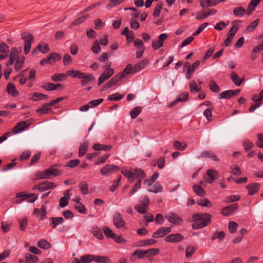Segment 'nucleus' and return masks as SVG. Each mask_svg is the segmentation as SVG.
<instances>
[{"instance_id":"obj_10","label":"nucleus","mask_w":263,"mask_h":263,"mask_svg":"<svg viewBox=\"0 0 263 263\" xmlns=\"http://www.w3.org/2000/svg\"><path fill=\"white\" fill-rule=\"evenodd\" d=\"M167 38L166 33H162L158 36V40L155 41L152 43V47L155 50L159 49L163 46L164 41Z\"/></svg>"},{"instance_id":"obj_63","label":"nucleus","mask_w":263,"mask_h":263,"mask_svg":"<svg viewBox=\"0 0 263 263\" xmlns=\"http://www.w3.org/2000/svg\"><path fill=\"white\" fill-rule=\"evenodd\" d=\"M210 89L212 91L216 93L219 92L220 90L219 87L214 81H212L210 82Z\"/></svg>"},{"instance_id":"obj_27","label":"nucleus","mask_w":263,"mask_h":263,"mask_svg":"<svg viewBox=\"0 0 263 263\" xmlns=\"http://www.w3.org/2000/svg\"><path fill=\"white\" fill-rule=\"evenodd\" d=\"M112 146L110 145L101 144L96 143L93 145V148L95 151H108L111 148Z\"/></svg>"},{"instance_id":"obj_43","label":"nucleus","mask_w":263,"mask_h":263,"mask_svg":"<svg viewBox=\"0 0 263 263\" xmlns=\"http://www.w3.org/2000/svg\"><path fill=\"white\" fill-rule=\"evenodd\" d=\"M79 187L82 194L87 195L88 193V184L86 181H81L79 183Z\"/></svg>"},{"instance_id":"obj_5","label":"nucleus","mask_w":263,"mask_h":263,"mask_svg":"<svg viewBox=\"0 0 263 263\" xmlns=\"http://www.w3.org/2000/svg\"><path fill=\"white\" fill-rule=\"evenodd\" d=\"M167 220L176 225H181L183 223V219L177 214L174 212L169 213L166 216Z\"/></svg>"},{"instance_id":"obj_26","label":"nucleus","mask_w":263,"mask_h":263,"mask_svg":"<svg viewBox=\"0 0 263 263\" xmlns=\"http://www.w3.org/2000/svg\"><path fill=\"white\" fill-rule=\"evenodd\" d=\"M231 79L237 86H239L243 81V80L241 79L235 72H232Z\"/></svg>"},{"instance_id":"obj_33","label":"nucleus","mask_w":263,"mask_h":263,"mask_svg":"<svg viewBox=\"0 0 263 263\" xmlns=\"http://www.w3.org/2000/svg\"><path fill=\"white\" fill-rule=\"evenodd\" d=\"M94 261L98 263H110V259L106 256L95 255Z\"/></svg>"},{"instance_id":"obj_34","label":"nucleus","mask_w":263,"mask_h":263,"mask_svg":"<svg viewBox=\"0 0 263 263\" xmlns=\"http://www.w3.org/2000/svg\"><path fill=\"white\" fill-rule=\"evenodd\" d=\"M88 143L87 142H84L82 143L79 148V156L82 157L85 154L88 149Z\"/></svg>"},{"instance_id":"obj_2","label":"nucleus","mask_w":263,"mask_h":263,"mask_svg":"<svg viewBox=\"0 0 263 263\" xmlns=\"http://www.w3.org/2000/svg\"><path fill=\"white\" fill-rule=\"evenodd\" d=\"M61 172L53 167H51L48 169L45 170L44 172H39L36 175V178L40 179H50L53 177L59 176L61 174Z\"/></svg>"},{"instance_id":"obj_58","label":"nucleus","mask_w":263,"mask_h":263,"mask_svg":"<svg viewBox=\"0 0 263 263\" xmlns=\"http://www.w3.org/2000/svg\"><path fill=\"white\" fill-rule=\"evenodd\" d=\"M231 173L236 176H240L241 174V171L238 165H233L230 167Z\"/></svg>"},{"instance_id":"obj_49","label":"nucleus","mask_w":263,"mask_h":263,"mask_svg":"<svg viewBox=\"0 0 263 263\" xmlns=\"http://www.w3.org/2000/svg\"><path fill=\"white\" fill-rule=\"evenodd\" d=\"M193 190L198 196H203L205 195V192L203 189L199 185H194L193 186Z\"/></svg>"},{"instance_id":"obj_32","label":"nucleus","mask_w":263,"mask_h":263,"mask_svg":"<svg viewBox=\"0 0 263 263\" xmlns=\"http://www.w3.org/2000/svg\"><path fill=\"white\" fill-rule=\"evenodd\" d=\"M91 233L94 236L99 239H103L104 238L101 229L98 227H93Z\"/></svg>"},{"instance_id":"obj_9","label":"nucleus","mask_w":263,"mask_h":263,"mask_svg":"<svg viewBox=\"0 0 263 263\" xmlns=\"http://www.w3.org/2000/svg\"><path fill=\"white\" fill-rule=\"evenodd\" d=\"M171 231V228L170 227H161L153 234V237L155 238H162Z\"/></svg>"},{"instance_id":"obj_19","label":"nucleus","mask_w":263,"mask_h":263,"mask_svg":"<svg viewBox=\"0 0 263 263\" xmlns=\"http://www.w3.org/2000/svg\"><path fill=\"white\" fill-rule=\"evenodd\" d=\"M145 257H146L145 251L137 250L131 255L130 260L132 261H135L137 258H142Z\"/></svg>"},{"instance_id":"obj_21","label":"nucleus","mask_w":263,"mask_h":263,"mask_svg":"<svg viewBox=\"0 0 263 263\" xmlns=\"http://www.w3.org/2000/svg\"><path fill=\"white\" fill-rule=\"evenodd\" d=\"M114 73H112L109 71H104L99 77L98 85H100L106 80H108L110 77L113 75Z\"/></svg>"},{"instance_id":"obj_51","label":"nucleus","mask_w":263,"mask_h":263,"mask_svg":"<svg viewBox=\"0 0 263 263\" xmlns=\"http://www.w3.org/2000/svg\"><path fill=\"white\" fill-rule=\"evenodd\" d=\"M135 208L136 210L140 214H145L146 213L148 208V206H146L142 204H138L135 205Z\"/></svg>"},{"instance_id":"obj_30","label":"nucleus","mask_w":263,"mask_h":263,"mask_svg":"<svg viewBox=\"0 0 263 263\" xmlns=\"http://www.w3.org/2000/svg\"><path fill=\"white\" fill-rule=\"evenodd\" d=\"M89 17L88 14L82 15L79 16L77 19L74 20L71 24L70 27H72L74 26H77L79 25L83 22H84L85 20H86Z\"/></svg>"},{"instance_id":"obj_17","label":"nucleus","mask_w":263,"mask_h":263,"mask_svg":"<svg viewBox=\"0 0 263 263\" xmlns=\"http://www.w3.org/2000/svg\"><path fill=\"white\" fill-rule=\"evenodd\" d=\"M120 80H121L120 79L119 76L116 74L102 87L101 91H103L106 90V89L111 87L114 84L120 81Z\"/></svg>"},{"instance_id":"obj_7","label":"nucleus","mask_w":263,"mask_h":263,"mask_svg":"<svg viewBox=\"0 0 263 263\" xmlns=\"http://www.w3.org/2000/svg\"><path fill=\"white\" fill-rule=\"evenodd\" d=\"M30 125L28 121H21L18 122L12 130L13 134H17L22 132L24 130L27 128Z\"/></svg>"},{"instance_id":"obj_53","label":"nucleus","mask_w":263,"mask_h":263,"mask_svg":"<svg viewBox=\"0 0 263 263\" xmlns=\"http://www.w3.org/2000/svg\"><path fill=\"white\" fill-rule=\"evenodd\" d=\"M173 146L175 149L183 151L186 148V144L185 143H180L178 141H175L174 142Z\"/></svg>"},{"instance_id":"obj_18","label":"nucleus","mask_w":263,"mask_h":263,"mask_svg":"<svg viewBox=\"0 0 263 263\" xmlns=\"http://www.w3.org/2000/svg\"><path fill=\"white\" fill-rule=\"evenodd\" d=\"M83 78L81 79V84L82 86H84L88 84L91 81L95 80V77L91 74L83 72Z\"/></svg>"},{"instance_id":"obj_13","label":"nucleus","mask_w":263,"mask_h":263,"mask_svg":"<svg viewBox=\"0 0 263 263\" xmlns=\"http://www.w3.org/2000/svg\"><path fill=\"white\" fill-rule=\"evenodd\" d=\"M239 89H236L235 90H228L224 91L219 94V98L229 99L232 98V97L238 95L239 93Z\"/></svg>"},{"instance_id":"obj_23","label":"nucleus","mask_w":263,"mask_h":263,"mask_svg":"<svg viewBox=\"0 0 263 263\" xmlns=\"http://www.w3.org/2000/svg\"><path fill=\"white\" fill-rule=\"evenodd\" d=\"M261 0H251L248 6L247 11L248 15L251 14Z\"/></svg>"},{"instance_id":"obj_62","label":"nucleus","mask_w":263,"mask_h":263,"mask_svg":"<svg viewBox=\"0 0 263 263\" xmlns=\"http://www.w3.org/2000/svg\"><path fill=\"white\" fill-rule=\"evenodd\" d=\"M103 232L106 237L113 238L115 237V234L112 232L110 229L107 227H105L103 228Z\"/></svg>"},{"instance_id":"obj_39","label":"nucleus","mask_w":263,"mask_h":263,"mask_svg":"<svg viewBox=\"0 0 263 263\" xmlns=\"http://www.w3.org/2000/svg\"><path fill=\"white\" fill-rule=\"evenodd\" d=\"M25 260L26 263H37L39 261V258L36 256L31 254L26 255Z\"/></svg>"},{"instance_id":"obj_61","label":"nucleus","mask_w":263,"mask_h":263,"mask_svg":"<svg viewBox=\"0 0 263 263\" xmlns=\"http://www.w3.org/2000/svg\"><path fill=\"white\" fill-rule=\"evenodd\" d=\"M19 227L21 231L24 230L27 226V219L26 217H24L21 219H19Z\"/></svg>"},{"instance_id":"obj_42","label":"nucleus","mask_w":263,"mask_h":263,"mask_svg":"<svg viewBox=\"0 0 263 263\" xmlns=\"http://www.w3.org/2000/svg\"><path fill=\"white\" fill-rule=\"evenodd\" d=\"M189 93L186 92H184L180 94L178 98L176 99L170 106H172L176 104L177 102H181V101H185L188 99Z\"/></svg>"},{"instance_id":"obj_57","label":"nucleus","mask_w":263,"mask_h":263,"mask_svg":"<svg viewBox=\"0 0 263 263\" xmlns=\"http://www.w3.org/2000/svg\"><path fill=\"white\" fill-rule=\"evenodd\" d=\"M28 194H25L22 192L18 193L16 194V197L17 198H21L18 201H15V202L16 204L20 203L22 201L27 200V199L29 197Z\"/></svg>"},{"instance_id":"obj_45","label":"nucleus","mask_w":263,"mask_h":263,"mask_svg":"<svg viewBox=\"0 0 263 263\" xmlns=\"http://www.w3.org/2000/svg\"><path fill=\"white\" fill-rule=\"evenodd\" d=\"M81 259L83 263H89L94 261L95 255L91 254H85L81 256Z\"/></svg>"},{"instance_id":"obj_20","label":"nucleus","mask_w":263,"mask_h":263,"mask_svg":"<svg viewBox=\"0 0 263 263\" xmlns=\"http://www.w3.org/2000/svg\"><path fill=\"white\" fill-rule=\"evenodd\" d=\"M260 184L258 183L250 184L246 186V188L249 191L248 194L252 196L256 193L259 189Z\"/></svg>"},{"instance_id":"obj_24","label":"nucleus","mask_w":263,"mask_h":263,"mask_svg":"<svg viewBox=\"0 0 263 263\" xmlns=\"http://www.w3.org/2000/svg\"><path fill=\"white\" fill-rule=\"evenodd\" d=\"M7 92L13 97H15L18 95V92L16 89L15 86L11 83L8 84L7 86Z\"/></svg>"},{"instance_id":"obj_28","label":"nucleus","mask_w":263,"mask_h":263,"mask_svg":"<svg viewBox=\"0 0 263 263\" xmlns=\"http://www.w3.org/2000/svg\"><path fill=\"white\" fill-rule=\"evenodd\" d=\"M159 175V174L157 172H155L149 179H146L144 181V184L147 186L151 185L157 179Z\"/></svg>"},{"instance_id":"obj_44","label":"nucleus","mask_w":263,"mask_h":263,"mask_svg":"<svg viewBox=\"0 0 263 263\" xmlns=\"http://www.w3.org/2000/svg\"><path fill=\"white\" fill-rule=\"evenodd\" d=\"M66 78V75L64 73H56L51 76V79L53 81H63Z\"/></svg>"},{"instance_id":"obj_25","label":"nucleus","mask_w":263,"mask_h":263,"mask_svg":"<svg viewBox=\"0 0 263 263\" xmlns=\"http://www.w3.org/2000/svg\"><path fill=\"white\" fill-rule=\"evenodd\" d=\"M133 175L136 178H138L139 179H141V181L146 177L144 171L142 169L138 168H135L133 170Z\"/></svg>"},{"instance_id":"obj_60","label":"nucleus","mask_w":263,"mask_h":263,"mask_svg":"<svg viewBox=\"0 0 263 263\" xmlns=\"http://www.w3.org/2000/svg\"><path fill=\"white\" fill-rule=\"evenodd\" d=\"M70 198V196H64L61 198L59 201V204L60 207L65 208L68 204V200Z\"/></svg>"},{"instance_id":"obj_41","label":"nucleus","mask_w":263,"mask_h":263,"mask_svg":"<svg viewBox=\"0 0 263 263\" xmlns=\"http://www.w3.org/2000/svg\"><path fill=\"white\" fill-rule=\"evenodd\" d=\"M259 21V19H256L253 22H252L249 25H248L246 27L245 32L246 33L252 32L255 28H256L258 24Z\"/></svg>"},{"instance_id":"obj_46","label":"nucleus","mask_w":263,"mask_h":263,"mask_svg":"<svg viewBox=\"0 0 263 263\" xmlns=\"http://www.w3.org/2000/svg\"><path fill=\"white\" fill-rule=\"evenodd\" d=\"M142 107L140 106L135 107L130 112V115L132 119H135L141 112Z\"/></svg>"},{"instance_id":"obj_1","label":"nucleus","mask_w":263,"mask_h":263,"mask_svg":"<svg viewBox=\"0 0 263 263\" xmlns=\"http://www.w3.org/2000/svg\"><path fill=\"white\" fill-rule=\"evenodd\" d=\"M211 215L208 213H197L193 215L194 223L192 228L194 230H198L205 227L209 224L211 221Z\"/></svg>"},{"instance_id":"obj_16","label":"nucleus","mask_w":263,"mask_h":263,"mask_svg":"<svg viewBox=\"0 0 263 263\" xmlns=\"http://www.w3.org/2000/svg\"><path fill=\"white\" fill-rule=\"evenodd\" d=\"M206 174L209 178L206 179V181L209 183H212L218 176V172L215 170H208L206 171Z\"/></svg>"},{"instance_id":"obj_36","label":"nucleus","mask_w":263,"mask_h":263,"mask_svg":"<svg viewBox=\"0 0 263 263\" xmlns=\"http://www.w3.org/2000/svg\"><path fill=\"white\" fill-rule=\"evenodd\" d=\"M247 12V10L242 7H237L234 9L233 14L236 16L241 17Z\"/></svg>"},{"instance_id":"obj_3","label":"nucleus","mask_w":263,"mask_h":263,"mask_svg":"<svg viewBox=\"0 0 263 263\" xmlns=\"http://www.w3.org/2000/svg\"><path fill=\"white\" fill-rule=\"evenodd\" d=\"M22 39L24 41V53L28 54L31 47V43L33 41V36L28 33L23 32L21 34Z\"/></svg>"},{"instance_id":"obj_54","label":"nucleus","mask_w":263,"mask_h":263,"mask_svg":"<svg viewBox=\"0 0 263 263\" xmlns=\"http://www.w3.org/2000/svg\"><path fill=\"white\" fill-rule=\"evenodd\" d=\"M123 98V95H121L119 92L109 95L107 97L109 101H119Z\"/></svg>"},{"instance_id":"obj_8","label":"nucleus","mask_w":263,"mask_h":263,"mask_svg":"<svg viewBox=\"0 0 263 263\" xmlns=\"http://www.w3.org/2000/svg\"><path fill=\"white\" fill-rule=\"evenodd\" d=\"M238 208L237 203L232 204L229 206L223 208L221 210V213L224 216H228L233 214Z\"/></svg>"},{"instance_id":"obj_48","label":"nucleus","mask_w":263,"mask_h":263,"mask_svg":"<svg viewBox=\"0 0 263 263\" xmlns=\"http://www.w3.org/2000/svg\"><path fill=\"white\" fill-rule=\"evenodd\" d=\"M198 205L204 207H211L212 205V202L208 199H200L197 201Z\"/></svg>"},{"instance_id":"obj_59","label":"nucleus","mask_w":263,"mask_h":263,"mask_svg":"<svg viewBox=\"0 0 263 263\" xmlns=\"http://www.w3.org/2000/svg\"><path fill=\"white\" fill-rule=\"evenodd\" d=\"M145 251V253L146 255V257L151 256H154L159 252V250L158 249H149Z\"/></svg>"},{"instance_id":"obj_22","label":"nucleus","mask_w":263,"mask_h":263,"mask_svg":"<svg viewBox=\"0 0 263 263\" xmlns=\"http://www.w3.org/2000/svg\"><path fill=\"white\" fill-rule=\"evenodd\" d=\"M148 60H142L138 62V63H137L136 64H135L134 66H133L135 73L144 69L145 67V66L148 64Z\"/></svg>"},{"instance_id":"obj_11","label":"nucleus","mask_w":263,"mask_h":263,"mask_svg":"<svg viewBox=\"0 0 263 263\" xmlns=\"http://www.w3.org/2000/svg\"><path fill=\"white\" fill-rule=\"evenodd\" d=\"M47 208L45 205H43L41 209L35 208L33 210V215L36 216L39 220H43L46 217Z\"/></svg>"},{"instance_id":"obj_55","label":"nucleus","mask_w":263,"mask_h":263,"mask_svg":"<svg viewBox=\"0 0 263 263\" xmlns=\"http://www.w3.org/2000/svg\"><path fill=\"white\" fill-rule=\"evenodd\" d=\"M51 109V106L49 103L44 104L42 108L37 110V111L41 114H46Z\"/></svg>"},{"instance_id":"obj_31","label":"nucleus","mask_w":263,"mask_h":263,"mask_svg":"<svg viewBox=\"0 0 263 263\" xmlns=\"http://www.w3.org/2000/svg\"><path fill=\"white\" fill-rule=\"evenodd\" d=\"M66 73L67 76H70L72 78L78 79L83 78V72L79 70H69L67 71Z\"/></svg>"},{"instance_id":"obj_15","label":"nucleus","mask_w":263,"mask_h":263,"mask_svg":"<svg viewBox=\"0 0 263 263\" xmlns=\"http://www.w3.org/2000/svg\"><path fill=\"white\" fill-rule=\"evenodd\" d=\"M135 73V72L133 69V66L130 64H128L125 67V68L123 70V71L117 74L118 76H119L120 80L122 78H124L128 74H132Z\"/></svg>"},{"instance_id":"obj_37","label":"nucleus","mask_w":263,"mask_h":263,"mask_svg":"<svg viewBox=\"0 0 263 263\" xmlns=\"http://www.w3.org/2000/svg\"><path fill=\"white\" fill-rule=\"evenodd\" d=\"M216 0H201L200 5L202 7L214 6L217 5Z\"/></svg>"},{"instance_id":"obj_12","label":"nucleus","mask_w":263,"mask_h":263,"mask_svg":"<svg viewBox=\"0 0 263 263\" xmlns=\"http://www.w3.org/2000/svg\"><path fill=\"white\" fill-rule=\"evenodd\" d=\"M184 237L179 233L171 234L166 236L164 240L167 242H177L181 241Z\"/></svg>"},{"instance_id":"obj_64","label":"nucleus","mask_w":263,"mask_h":263,"mask_svg":"<svg viewBox=\"0 0 263 263\" xmlns=\"http://www.w3.org/2000/svg\"><path fill=\"white\" fill-rule=\"evenodd\" d=\"M91 50L95 54L98 53L101 50L100 46L98 41L93 42L91 47Z\"/></svg>"},{"instance_id":"obj_50","label":"nucleus","mask_w":263,"mask_h":263,"mask_svg":"<svg viewBox=\"0 0 263 263\" xmlns=\"http://www.w3.org/2000/svg\"><path fill=\"white\" fill-rule=\"evenodd\" d=\"M142 182L141 179H139L134 185L133 187L129 192V196H132L135 194L137 191L140 188Z\"/></svg>"},{"instance_id":"obj_35","label":"nucleus","mask_w":263,"mask_h":263,"mask_svg":"<svg viewBox=\"0 0 263 263\" xmlns=\"http://www.w3.org/2000/svg\"><path fill=\"white\" fill-rule=\"evenodd\" d=\"M48 58L49 59V64H52L57 61H60L62 58L59 53L53 52L49 54Z\"/></svg>"},{"instance_id":"obj_4","label":"nucleus","mask_w":263,"mask_h":263,"mask_svg":"<svg viewBox=\"0 0 263 263\" xmlns=\"http://www.w3.org/2000/svg\"><path fill=\"white\" fill-rule=\"evenodd\" d=\"M120 167L115 164H107L100 170V173L103 176H108L110 174L114 173L119 171Z\"/></svg>"},{"instance_id":"obj_56","label":"nucleus","mask_w":263,"mask_h":263,"mask_svg":"<svg viewBox=\"0 0 263 263\" xmlns=\"http://www.w3.org/2000/svg\"><path fill=\"white\" fill-rule=\"evenodd\" d=\"M38 246L43 249L47 250L50 248V244L45 239H42L38 242Z\"/></svg>"},{"instance_id":"obj_29","label":"nucleus","mask_w":263,"mask_h":263,"mask_svg":"<svg viewBox=\"0 0 263 263\" xmlns=\"http://www.w3.org/2000/svg\"><path fill=\"white\" fill-rule=\"evenodd\" d=\"M49 221L50 224L52 226V228H55L57 226L64 222V219L62 217H51L49 219Z\"/></svg>"},{"instance_id":"obj_38","label":"nucleus","mask_w":263,"mask_h":263,"mask_svg":"<svg viewBox=\"0 0 263 263\" xmlns=\"http://www.w3.org/2000/svg\"><path fill=\"white\" fill-rule=\"evenodd\" d=\"M157 243V240L153 239H146L141 240L139 242V244L137 245L138 247H145L147 246H151Z\"/></svg>"},{"instance_id":"obj_6","label":"nucleus","mask_w":263,"mask_h":263,"mask_svg":"<svg viewBox=\"0 0 263 263\" xmlns=\"http://www.w3.org/2000/svg\"><path fill=\"white\" fill-rule=\"evenodd\" d=\"M113 222L115 227L118 229L123 227L125 224L124 220L119 212H116L114 215Z\"/></svg>"},{"instance_id":"obj_14","label":"nucleus","mask_w":263,"mask_h":263,"mask_svg":"<svg viewBox=\"0 0 263 263\" xmlns=\"http://www.w3.org/2000/svg\"><path fill=\"white\" fill-rule=\"evenodd\" d=\"M205 158L211 159L213 161H218L219 159L217 158L216 155L212 151H204L201 153L200 156L198 157Z\"/></svg>"},{"instance_id":"obj_47","label":"nucleus","mask_w":263,"mask_h":263,"mask_svg":"<svg viewBox=\"0 0 263 263\" xmlns=\"http://www.w3.org/2000/svg\"><path fill=\"white\" fill-rule=\"evenodd\" d=\"M25 59V58L24 57H21L17 60L14 67V69L16 71H18L21 68L23 67V66L24 64Z\"/></svg>"},{"instance_id":"obj_52","label":"nucleus","mask_w":263,"mask_h":263,"mask_svg":"<svg viewBox=\"0 0 263 263\" xmlns=\"http://www.w3.org/2000/svg\"><path fill=\"white\" fill-rule=\"evenodd\" d=\"M162 191V187L160 185V184L157 183H155L152 187L151 189L148 190V192L154 193H160Z\"/></svg>"},{"instance_id":"obj_40","label":"nucleus","mask_w":263,"mask_h":263,"mask_svg":"<svg viewBox=\"0 0 263 263\" xmlns=\"http://www.w3.org/2000/svg\"><path fill=\"white\" fill-rule=\"evenodd\" d=\"M48 98V96L46 95L35 92L32 95V99L33 101H37L41 100H45Z\"/></svg>"}]
</instances>
